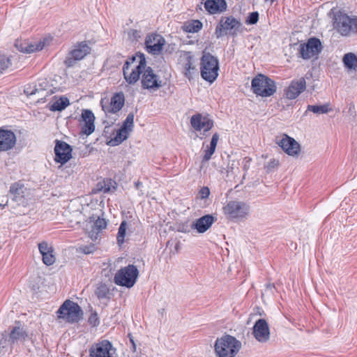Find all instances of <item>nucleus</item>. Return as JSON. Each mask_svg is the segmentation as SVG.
<instances>
[{
  "label": "nucleus",
  "mask_w": 357,
  "mask_h": 357,
  "mask_svg": "<svg viewBox=\"0 0 357 357\" xmlns=\"http://www.w3.org/2000/svg\"><path fill=\"white\" fill-rule=\"evenodd\" d=\"M204 8L210 14L220 13L226 10L227 3L225 0H206Z\"/></svg>",
  "instance_id": "28"
},
{
  "label": "nucleus",
  "mask_w": 357,
  "mask_h": 357,
  "mask_svg": "<svg viewBox=\"0 0 357 357\" xmlns=\"http://www.w3.org/2000/svg\"><path fill=\"white\" fill-rule=\"evenodd\" d=\"M70 105L69 100L64 96H61L58 100H56L50 107L51 111H62L67 106Z\"/></svg>",
  "instance_id": "36"
},
{
  "label": "nucleus",
  "mask_w": 357,
  "mask_h": 357,
  "mask_svg": "<svg viewBox=\"0 0 357 357\" xmlns=\"http://www.w3.org/2000/svg\"><path fill=\"white\" fill-rule=\"evenodd\" d=\"M322 50L321 43L317 38H310L306 43H301L298 52L303 59H310L319 54Z\"/></svg>",
  "instance_id": "10"
},
{
  "label": "nucleus",
  "mask_w": 357,
  "mask_h": 357,
  "mask_svg": "<svg viewBox=\"0 0 357 357\" xmlns=\"http://www.w3.org/2000/svg\"><path fill=\"white\" fill-rule=\"evenodd\" d=\"M192 60V57L190 52L185 54L183 57L181 59V61L183 62V74L185 77H188L189 79L192 77V71L195 69L193 66Z\"/></svg>",
  "instance_id": "32"
},
{
  "label": "nucleus",
  "mask_w": 357,
  "mask_h": 357,
  "mask_svg": "<svg viewBox=\"0 0 357 357\" xmlns=\"http://www.w3.org/2000/svg\"><path fill=\"white\" fill-rule=\"evenodd\" d=\"M215 221V218L212 215H205L194 221L191 228L196 229L199 233H204L211 227Z\"/></svg>",
  "instance_id": "23"
},
{
  "label": "nucleus",
  "mask_w": 357,
  "mask_h": 357,
  "mask_svg": "<svg viewBox=\"0 0 357 357\" xmlns=\"http://www.w3.org/2000/svg\"><path fill=\"white\" fill-rule=\"evenodd\" d=\"M8 342L9 341L7 339V333L5 331L3 333L1 334V337L0 339V347H6Z\"/></svg>",
  "instance_id": "48"
},
{
  "label": "nucleus",
  "mask_w": 357,
  "mask_h": 357,
  "mask_svg": "<svg viewBox=\"0 0 357 357\" xmlns=\"http://www.w3.org/2000/svg\"><path fill=\"white\" fill-rule=\"evenodd\" d=\"M37 84V88L38 89V93L41 91L45 89V87L47 86V82L45 79L39 80Z\"/></svg>",
  "instance_id": "49"
},
{
  "label": "nucleus",
  "mask_w": 357,
  "mask_h": 357,
  "mask_svg": "<svg viewBox=\"0 0 357 357\" xmlns=\"http://www.w3.org/2000/svg\"><path fill=\"white\" fill-rule=\"evenodd\" d=\"M251 87L254 93L261 97H269L277 89L275 82L262 74H259L252 79Z\"/></svg>",
  "instance_id": "5"
},
{
  "label": "nucleus",
  "mask_w": 357,
  "mask_h": 357,
  "mask_svg": "<svg viewBox=\"0 0 357 357\" xmlns=\"http://www.w3.org/2000/svg\"><path fill=\"white\" fill-rule=\"evenodd\" d=\"M116 183L112 178H103L98 182L96 186L93 189V193L103 192L104 193L114 192L116 188Z\"/></svg>",
  "instance_id": "29"
},
{
  "label": "nucleus",
  "mask_w": 357,
  "mask_h": 357,
  "mask_svg": "<svg viewBox=\"0 0 357 357\" xmlns=\"http://www.w3.org/2000/svg\"><path fill=\"white\" fill-rule=\"evenodd\" d=\"M259 20V13L257 11L250 13L246 20L245 23L247 24H255Z\"/></svg>",
  "instance_id": "42"
},
{
  "label": "nucleus",
  "mask_w": 357,
  "mask_h": 357,
  "mask_svg": "<svg viewBox=\"0 0 357 357\" xmlns=\"http://www.w3.org/2000/svg\"><path fill=\"white\" fill-rule=\"evenodd\" d=\"M142 87L149 91H155L161 88L164 84L160 77L150 66H146L141 78Z\"/></svg>",
  "instance_id": "9"
},
{
  "label": "nucleus",
  "mask_w": 357,
  "mask_h": 357,
  "mask_svg": "<svg viewBox=\"0 0 357 357\" xmlns=\"http://www.w3.org/2000/svg\"><path fill=\"white\" fill-rule=\"evenodd\" d=\"M77 252L88 255L89 254V247L84 245L77 248Z\"/></svg>",
  "instance_id": "50"
},
{
  "label": "nucleus",
  "mask_w": 357,
  "mask_h": 357,
  "mask_svg": "<svg viewBox=\"0 0 357 357\" xmlns=\"http://www.w3.org/2000/svg\"><path fill=\"white\" fill-rule=\"evenodd\" d=\"M342 62L346 68L349 70H357V56L354 53L349 52L344 55Z\"/></svg>",
  "instance_id": "35"
},
{
  "label": "nucleus",
  "mask_w": 357,
  "mask_h": 357,
  "mask_svg": "<svg viewBox=\"0 0 357 357\" xmlns=\"http://www.w3.org/2000/svg\"><path fill=\"white\" fill-rule=\"evenodd\" d=\"M138 276L139 271L137 267L133 264H129L116 272L114 281L117 285L131 288L135 285Z\"/></svg>",
  "instance_id": "7"
},
{
  "label": "nucleus",
  "mask_w": 357,
  "mask_h": 357,
  "mask_svg": "<svg viewBox=\"0 0 357 357\" xmlns=\"http://www.w3.org/2000/svg\"><path fill=\"white\" fill-rule=\"evenodd\" d=\"M26 188L24 183L18 181L11 184L9 190L10 194L12 195L15 201H22L25 196Z\"/></svg>",
  "instance_id": "30"
},
{
  "label": "nucleus",
  "mask_w": 357,
  "mask_h": 357,
  "mask_svg": "<svg viewBox=\"0 0 357 357\" xmlns=\"http://www.w3.org/2000/svg\"><path fill=\"white\" fill-rule=\"evenodd\" d=\"M165 43L164 38L159 34L148 35L145 40L146 51L151 54L158 55L162 52Z\"/></svg>",
  "instance_id": "14"
},
{
  "label": "nucleus",
  "mask_w": 357,
  "mask_h": 357,
  "mask_svg": "<svg viewBox=\"0 0 357 357\" xmlns=\"http://www.w3.org/2000/svg\"><path fill=\"white\" fill-rule=\"evenodd\" d=\"M334 27L342 36L357 33V17H351L340 13L335 16Z\"/></svg>",
  "instance_id": "8"
},
{
  "label": "nucleus",
  "mask_w": 357,
  "mask_h": 357,
  "mask_svg": "<svg viewBox=\"0 0 357 357\" xmlns=\"http://www.w3.org/2000/svg\"><path fill=\"white\" fill-rule=\"evenodd\" d=\"M125 97L122 92L114 93L112 98L109 105L102 106V109L107 115L109 114H116L124 105Z\"/></svg>",
  "instance_id": "20"
},
{
  "label": "nucleus",
  "mask_w": 357,
  "mask_h": 357,
  "mask_svg": "<svg viewBox=\"0 0 357 357\" xmlns=\"http://www.w3.org/2000/svg\"><path fill=\"white\" fill-rule=\"evenodd\" d=\"M254 337L260 342H266L270 337V330L267 321L264 319H258L253 326Z\"/></svg>",
  "instance_id": "18"
},
{
  "label": "nucleus",
  "mask_w": 357,
  "mask_h": 357,
  "mask_svg": "<svg viewBox=\"0 0 357 357\" xmlns=\"http://www.w3.org/2000/svg\"><path fill=\"white\" fill-rule=\"evenodd\" d=\"M19 56L17 54L5 55L0 54V74L6 70H13L17 68Z\"/></svg>",
  "instance_id": "25"
},
{
  "label": "nucleus",
  "mask_w": 357,
  "mask_h": 357,
  "mask_svg": "<svg viewBox=\"0 0 357 357\" xmlns=\"http://www.w3.org/2000/svg\"><path fill=\"white\" fill-rule=\"evenodd\" d=\"M199 194L201 199H206L210 195V190L208 187L204 186L200 189Z\"/></svg>",
  "instance_id": "46"
},
{
  "label": "nucleus",
  "mask_w": 357,
  "mask_h": 357,
  "mask_svg": "<svg viewBox=\"0 0 357 357\" xmlns=\"http://www.w3.org/2000/svg\"><path fill=\"white\" fill-rule=\"evenodd\" d=\"M276 144L289 155L295 156L300 152V144L286 134H283L281 139L277 138Z\"/></svg>",
  "instance_id": "13"
},
{
  "label": "nucleus",
  "mask_w": 357,
  "mask_h": 357,
  "mask_svg": "<svg viewBox=\"0 0 357 357\" xmlns=\"http://www.w3.org/2000/svg\"><path fill=\"white\" fill-rule=\"evenodd\" d=\"M240 26V22L234 17H222L215 30V37L220 38L227 34L228 31L238 28Z\"/></svg>",
  "instance_id": "12"
},
{
  "label": "nucleus",
  "mask_w": 357,
  "mask_h": 357,
  "mask_svg": "<svg viewBox=\"0 0 357 357\" xmlns=\"http://www.w3.org/2000/svg\"><path fill=\"white\" fill-rule=\"evenodd\" d=\"M24 93L27 96H31L38 93V89L36 84H28L24 89Z\"/></svg>",
  "instance_id": "43"
},
{
  "label": "nucleus",
  "mask_w": 357,
  "mask_h": 357,
  "mask_svg": "<svg viewBox=\"0 0 357 357\" xmlns=\"http://www.w3.org/2000/svg\"><path fill=\"white\" fill-rule=\"evenodd\" d=\"M109 290L106 285H100L96 290V295L98 298H105L108 294Z\"/></svg>",
  "instance_id": "41"
},
{
  "label": "nucleus",
  "mask_w": 357,
  "mask_h": 357,
  "mask_svg": "<svg viewBox=\"0 0 357 357\" xmlns=\"http://www.w3.org/2000/svg\"><path fill=\"white\" fill-rule=\"evenodd\" d=\"M95 120V116L92 112L91 111V134L95 130V125L93 123V121Z\"/></svg>",
  "instance_id": "51"
},
{
  "label": "nucleus",
  "mask_w": 357,
  "mask_h": 357,
  "mask_svg": "<svg viewBox=\"0 0 357 357\" xmlns=\"http://www.w3.org/2000/svg\"><path fill=\"white\" fill-rule=\"evenodd\" d=\"M89 47L86 41L82 42L77 45L75 46L67 55L64 63L66 66L72 67L75 63L83 58H84L89 53Z\"/></svg>",
  "instance_id": "11"
},
{
  "label": "nucleus",
  "mask_w": 357,
  "mask_h": 357,
  "mask_svg": "<svg viewBox=\"0 0 357 357\" xmlns=\"http://www.w3.org/2000/svg\"><path fill=\"white\" fill-rule=\"evenodd\" d=\"M15 47L23 53H32L36 51H40L45 47V41H39L35 43H28L26 42H22L17 40L15 43Z\"/></svg>",
  "instance_id": "27"
},
{
  "label": "nucleus",
  "mask_w": 357,
  "mask_h": 357,
  "mask_svg": "<svg viewBox=\"0 0 357 357\" xmlns=\"http://www.w3.org/2000/svg\"><path fill=\"white\" fill-rule=\"evenodd\" d=\"M15 133L8 130L0 129V151L12 149L16 144Z\"/></svg>",
  "instance_id": "19"
},
{
  "label": "nucleus",
  "mask_w": 357,
  "mask_h": 357,
  "mask_svg": "<svg viewBox=\"0 0 357 357\" xmlns=\"http://www.w3.org/2000/svg\"><path fill=\"white\" fill-rule=\"evenodd\" d=\"M306 89L304 77L293 79L289 86L284 90L285 97L289 100L296 99Z\"/></svg>",
  "instance_id": "17"
},
{
  "label": "nucleus",
  "mask_w": 357,
  "mask_h": 357,
  "mask_svg": "<svg viewBox=\"0 0 357 357\" xmlns=\"http://www.w3.org/2000/svg\"><path fill=\"white\" fill-rule=\"evenodd\" d=\"M128 131L121 127L116 130V134L114 133L113 138H110V139L107 142V144L111 146L119 145L128 138Z\"/></svg>",
  "instance_id": "34"
},
{
  "label": "nucleus",
  "mask_w": 357,
  "mask_h": 357,
  "mask_svg": "<svg viewBox=\"0 0 357 357\" xmlns=\"http://www.w3.org/2000/svg\"><path fill=\"white\" fill-rule=\"evenodd\" d=\"M218 139L219 134L217 132L214 133L212 136L210 146H208L207 149L204 151V155L202 160V165L211 158L212 155L215 153Z\"/></svg>",
  "instance_id": "33"
},
{
  "label": "nucleus",
  "mask_w": 357,
  "mask_h": 357,
  "mask_svg": "<svg viewBox=\"0 0 357 357\" xmlns=\"http://www.w3.org/2000/svg\"><path fill=\"white\" fill-rule=\"evenodd\" d=\"M92 219L94 223L91 230V241L98 243L102 230L107 227V222L105 218H101L98 215L95 217L94 215L91 216V222H92Z\"/></svg>",
  "instance_id": "21"
},
{
  "label": "nucleus",
  "mask_w": 357,
  "mask_h": 357,
  "mask_svg": "<svg viewBox=\"0 0 357 357\" xmlns=\"http://www.w3.org/2000/svg\"><path fill=\"white\" fill-rule=\"evenodd\" d=\"M54 153L55 162L61 165L66 163L72 158L71 146L65 142L56 140Z\"/></svg>",
  "instance_id": "15"
},
{
  "label": "nucleus",
  "mask_w": 357,
  "mask_h": 357,
  "mask_svg": "<svg viewBox=\"0 0 357 357\" xmlns=\"http://www.w3.org/2000/svg\"><path fill=\"white\" fill-rule=\"evenodd\" d=\"M38 250L43 257V262L47 266L52 265L56 261V257L54 255V248L52 245L46 241H43L38 244Z\"/></svg>",
  "instance_id": "22"
},
{
  "label": "nucleus",
  "mask_w": 357,
  "mask_h": 357,
  "mask_svg": "<svg viewBox=\"0 0 357 357\" xmlns=\"http://www.w3.org/2000/svg\"><path fill=\"white\" fill-rule=\"evenodd\" d=\"M79 121L81 127L79 142L84 144L86 142V137L89 135V109L83 110Z\"/></svg>",
  "instance_id": "26"
},
{
  "label": "nucleus",
  "mask_w": 357,
  "mask_h": 357,
  "mask_svg": "<svg viewBox=\"0 0 357 357\" xmlns=\"http://www.w3.org/2000/svg\"><path fill=\"white\" fill-rule=\"evenodd\" d=\"M58 319L68 323L79 321L82 317V310L79 305L72 301L66 300L56 312Z\"/></svg>",
  "instance_id": "6"
},
{
  "label": "nucleus",
  "mask_w": 357,
  "mask_h": 357,
  "mask_svg": "<svg viewBox=\"0 0 357 357\" xmlns=\"http://www.w3.org/2000/svg\"><path fill=\"white\" fill-rule=\"evenodd\" d=\"M115 130L112 128V125L105 126L103 135L107 138V141L110 139V138H113L112 135H114Z\"/></svg>",
  "instance_id": "44"
},
{
  "label": "nucleus",
  "mask_w": 357,
  "mask_h": 357,
  "mask_svg": "<svg viewBox=\"0 0 357 357\" xmlns=\"http://www.w3.org/2000/svg\"><path fill=\"white\" fill-rule=\"evenodd\" d=\"M331 110L328 104H325L322 105H308L307 107V110L305 112V114H307V112H312L314 114H327Z\"/></svg>",
  "instance_id": "37"
},
{
  "label": "nucleus",
  "mask_w": 357,
  "mask_h": 357,
  "mask_svg": "<svg viewBox=\"0 0 357 357\" xmlns=\"http://www.w3.org/2000/svg\"><path fill=\"white\" fill-rule=\"evenodd\" d=\"M100 324L99 318L98 317V314L94 312H91V326H96Z\"/></svg>",
  "instance_id": "47"
},
{
  "label": "nucleus",
  "mask_w": 357,
  "mask_h": 357,
  "mask_svg": "<svg viewBox=\"0 0 357 357\" xmlns=\"http://www.w3.org/2000/svg\"><path fill=\"white\" fill-rule=\"evenodd\" d=\"M146 58L143 54H136L128 58L123 67V76L130 84H135L146 68Z\"/></svg>",
  "instance_id": "1"
},
{
  "label": "nucleus",
  "mask_w": 357,
  "mask_h": 357,
  "mask_svg": "<svg viewBox=\"0 0 357 357\" xmlns=\"http://www.w3.org/2000/svg\"><path fill=\"white\" fill-rule=\"evenodd\" d=\"M134 116L135 115L133 113L128 114L126 120L123 121V125L121 126V128L128 132H131L134 127Z\"/></svg>",
  "instance_id": "40"
},
{
  "label": "nucleus",
  "mask_w": 357,
  "mask_h": 357,
  "mask_svg": "<svg viewBox=\"0 0 357 357\" xmlns=\"http://www.w3.org/2000/svg\"><path fill=\"white\" fill-rule=\"evenodd\" d=\"M178 231H181V232H186V231H187V230L184 228V225H183V226H182V228H181V227H180V228L178 229Z\"/></svg>",
  "instance_id": "52"
},
{
  "label": "nucleus",
  "mask_w": 357,
  "mask_h": 357,
  "mask_svg": "<svg viewBox=\"0 0 357 357\" xmlns=\"http://www.w3.org/2000/svg\"><path fill=\"white\" fill-rule=\"evenodd\" d=\"M241 343L231 335H225L217 339L215 351L219 357H234L239 351Z\"/></svg>",
  "instance_id": "3"
},
{
  "label": "nucleus",
  "mask_w": 357,
  "mask_h": 357,
  "mask_svg": "<svg viewBox=\"0 0 357 357\" xmlns=\"http://www.w3.org/2000/svg\"><path fill=\"white\" fill-rule=\"evenodd\" d=\"M279 165V161L275 159L271 160L267 165L265 166V168L267 169V172H271L273 169L278 167Z\"/></svg>",
  "instance_id": "45"
},
{
  "label": "nucleus",
  "mask_w": 357,
  "mask_h": 357,
  "mask_svg": "<svg viewBox=\"0 0 357 357\" xmlns=\"http://www.w3.org/2000/svg\"><path fill=\"white\" fill-rule=\"evenodd\" d=\"M127 229V223L126 221H123L119 228L116 240L119 245H122L125 241L126 231Z\"/></svg>",
  "instance_id": "39"
},
{
  "label": "nucleus",
  "mask_w": 357,
  "mask_h": 357,
  "mask_svg": "<svg viewBox=\"0 0 357 357\" xmlns=\"http://www.w3.org/2000/svg\"><path fill=\"white\" fill-rule=\"evenodd\" d=\"M26 337L27 333L23 328L15 326L10 333L8 341L11 344H14L18 341H24Z\"/></svg>",
  "instance_id": "31"
},
{
  "label": "nucleus",
  "mask_w": 357,
  "mask_h": 357,
  "mask_svg": "<svg viewBox=\"0 0 357 357\" xmlns=\"http://www.w3.org/2000/svg\"><path fill=\"white\" fill-rule=\"evenodd\" d=\"M218 59L208 52H203L200 61V73L202 77L213 83L218 76Z\"/></svg>",
  "instance_id": "2"
},
{
  "label": "nucleus",
  "mask_w": 357,
  "mask_h": 357,
  "mask_svg": "<svg viewBox=\"0 0 357 357\" xmlns=\"http://www.w3.org/2000/svg\"><path fill=\"white\" fill-rule=\"evenodd\" d=\"M250 210L248 203L238 200L229 201L222 208L227 218L235 221L246 219L250 214Z\"/></svg>",
  "instance_id": "4"
},
{
  "label": "nucleus",
  "mask_w": 357,
  "mask_h": 357,
  "mask_svg": "<svg viewBox=\"0 0 357 357\" xmlns=\"http://www.w3.org/2000/svg\"><path fill=\"white\" fill-rule=\"evenodd\" d=\"M142 185V183L139 181H137L135 183L136 188L138 189L139 187Z\"/></svg>",
  "instance_id": "53"
},
{
  "label": "nucleus",
  "mask_w": 357,
  "mask_h": 357,
  "mask_svg": "<svg viewBox=\"0 0 357 357\" xmlns=\"http://www.w3.org/2000/svg\"><path fill=\"white\" fill-rule=\"evenodd\" d=\"M111 348L112 344L108 340H102L91 347V357H110Z\"/></svg>",
  "instance_id": "24"
},
{
  "label": "nucleus",
  "mask_w": 357,
  "mask_h": 357,
  "mask_svg": "<svg viewBox=\"0 0 357 357\" xmlns=\"http://www.w3.org/2000/svg\"><path fill=\"white\" fill-rule=\"evenodd\" d=\"M202 28V23L199 20H192L185 24V30L189 33H197Z\"/></svg>",
  "instance_id": "38"
},
{
  "label": "nucleus",
  "mask_w": 357,
  "mask_h": 357,
  "mask_svg": "<svg viewBox=\"0 0 357 357\" xmlns=\"http://www.w3.org/2000/svg\"><path fill=\"white\" fill-rule=\"evenodd\" d=\"M213 121L208 115L203 116L202 114H196L191 116V126L196 131L203 130L204 132L209 131L213 126Z\"/></svg>",
  "instance_id": "16"
}]
</instances>
